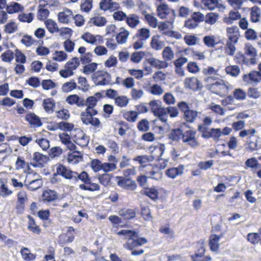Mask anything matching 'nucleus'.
I'll list each match as a JSON object with an SVG mask.
<instances>
[{"mask_svg":"<svg viewBox=\"0 0 261 261\" xmlns=\"http://www.w3.org/2000/svg\"><path fill=\"white\" fill-rule=\"evenodd\" d=\"M23 9V6L16 2L10 3L6 6V10L9 14L18 12Z\"/></svg>","mask_w":261,"mask_h":261,"instance_id":"obj_34","label":"nucleus"},{"mask_svg":"<svg viewBox=\"0 0 261 261\" xmlns=\"http://www.w3.org/2000/svg\"><path fill=\"white\" fill-rule=\"evenodd\" d=\"M233 98L237 100L241 101L246 99L247 97L246 92L241 88H237L233 91Z\"/></svg>","mask_w":261,"mask_h":261,"instance_id":"obj_55","label":"nucleus"},{"mask_svg":"<svg viewBox=\"0 0 261 261\" xmlns=\"http://www.w3.org/2000/svg\"><path fill=\"white\" fill-rule=\"evenodd\" d=\"M80 65V61L77 58L74 57L69 60L65 65L67 68L71 69L72 71L75 70Z\"/></svg>","mask_w":261,"mask_h":261,"instance_id":"obj_58","label":"nucleus"},{"mask_svg":"<svg viewBox=\"0 0 261 261\" xmlns=\"http://www.w3.org/2000/svg\"><path fill=\"white\" fill-rule=\"evenodd\" d=\"M151 112L154 114L160 108H162V102L160 100H152L148 103Z\"/></svg>","mask_w":261,"mask_h":261,"instance_id":"obj_59","label":"nucleus"},{"mask_svg":"<svg viewBox=\"0 0 261 261\" xmlns=\"http://www.w3.org/2000/svg\"><path fill=\"white\" fill-rule=\"evenodd\" d=\"M196 135V131L192 129H189L183 132L181 137L182 143L191 148H198L200 146V143L198 141Z\"/></svg>","mask_w":261,"mask_h":261,"instance_id":"obj_5","label":"nucleus"},{"mask_svg":"<svg viewBox=\"0 0 261 261\" xmlns=\"http://www.w3.org/2000/svg\"><path fill=\"white\" fill-rule=\"evenodd\" d=\"M73 12L68 9H65L58 13L59 21L62 23H68L71 18H73Z\"/></svg>","mask_w":261,"mask_h":261,"instance_id":"obj_16","label":"nucleus"},{"mask_svg":"<svg viewBox=\"0 0 261 261\" xmlns=\"http://www.w3.org/2000/svg\"><path fill=\"white\" fill-rule=\"evenodd\" d=\"M92 78L96 85L104 86L111 84V76L106 71H97L93 74Z\"/></svg>","mask_w":261,"mask_h":261,"instance_id":"obj_6","label":"nucleus"},{"mask_svg":"<svg viewBox=\"0 0 261 261\" xmlns=\"http://www.w3.org/2000/svg\"><path fill=\"white\" fill-rule=\"evenodd\" d=\"M247 146L246 149L251 152L258 150L260 148V146L258 144V140L257 139H253L252 137H248L246 141Z\"/></svg>","mask_w":261,"mask_h":261,"instance_id":"obj_33","label":"nucleus"},{"mask_svg":"<svg viewBox=\"0 0 261 261\" xmlns=\"http://www.w3.org/2000/svg\"><path fill=\"white\" fill-rule=\"evenodd\" d=\"M184 166H179L177 167H173L167 169L165 174L169 178H175L176 176L182 174L184 172Z\"/></svg>","mask_w":261,"mask_h":261,"instance_id":"obj_22","label":"nucleus"},{"mask_svg":"<svg viewBox=\"0 0 261 261\" xmlns=\"http://www.w3.org/2000/svg\"><path fill=\"white\" fill-rule=\"evenodd\" d=\"M164 42L162 40L160 35H156L152 37L150 41V46L152 49L155 50H159L164 48Z\"/></svg>","mask_w":261,"mask_h":261,"instance_id":"obj_19","label":"nucleus"},{"mask_svg":"<svg viewBox=\"0 0 261 261\" xmlns=\"http://www.w3.org/2000/svg\"><path fill=\"white\" fill-rule=\"evenodd\" d=\"M147 91L150 94L155 96H160L164 93L163 88L158 84H153L150 85Z\"/></svg>","mask_w":261,"mask_h":261,"instance_id":"obj_35","label":"nucleus"},{"mask_svg":"<svg viewBox=\"0 0 261 261\" xmlns=\"http://www.w3.org/2000/svg\"><path fill=\"white\" fill-rule=\"evenodd\" d=\"M20 42L26 46L29 47L36 43L37 41L34 39L31 36L25 35L22 37Z\"/></svg>","mask_w":261,"mask_h":261,"instance_id":"obj_63","label":"nucleus"},{"mask_svg":"<svg viewBox=\"0 0 261 261\" xmlns=\"http://www.w3.org/2000/svg\"><path fill=\"white\" fill-rule=\"evenodd\" d=\"M18 19L21 22L30 23L34 19V14L32 13H21L18 15Z\"/></svg>","mask_w":261,"mask_h":261,"instance_id":"obj_57","label":"nucleus"},{"mask_svg":"<svg viewBox=\"0 0 261 261\" xmlns=\"http://www.w3.org/2000/svg\"><path fill=\"white\" fill-rule=\"evenodd\" d=\"M83 154L80 151H74L72 152L68 153L67 161L69 163L76 164L83 160Z\"/></svg>","mask_w":261,"mask_h":261,"instance_id":"obj_24","label":"nucleus"},{"mask_svg":"<svg viewBox=\"0 0 261 261\" xmlns=\"http://www.w3.org/2000/svg\"><path fill=\"white\" fill-rule=\"evenodd\" d=\"M185 86L186 88L196 90L199 88L200 82L195 77H187L185 80Z\"/></svg>","mask_w":261,"mask_h":261,"instance_id":"obj_25","label":"nucleus"},{"mask_svg":"<svg viewBox=\"0 0 261 261\" xmlns=\"http://www.w3.org/2000/svg\"><path fill=\"white\" fill-rule=\"evenodd\" d=\"M125 21L131 28H135L140 22L139 17L135 14L127 15Z\"/></svg>","mask_w":261,"mask_h":261,"instance_id":"obj_32","label":"nucleus"},{"mask_svg":"<svg viewBox=\"0 0 261 261\" xmlns=\"http://www.w3.org/2000/svg\"><path fill=\"white\" fill-rule=\"evenodd\" d=\"M42 200L44 203L53 202L58 198L57 193L54 190H46L42 194Z\"/></svg>","mask_w":261,"mask_h":261,"instance_id":"obj_27","label":"nucleus"},{"mask_svg":"<svg viewBox=\"0 0 261 261\" xmlns=\"http://www.w3.org/2000/svg\"><path fill=\"white\" fill-rule=\"evenodd\" d=\"M91 22L97 27H103L107 22L106 18L104 17L97 16L91 19Z\"/></svg>","mask_w":261,"mask_h":261,"instance_id":"obj_62","label":"nucleus"},{"mask_svg":"<svg viewBox=\"0 0 261 261\" xmlns=\"http://www.w3.org/2000/svg\"><path fill=\"white\" fill-rule=\"evenodd\" d=\"M44 23L50 33L53 34L59 31L57 23L53 19H48L44 22Z\"/></svg>","mask_w":261,"mask_h":261,"instance_id":"obj_38","label":"nucleus"},{"mask_svg":"<svg viewBox=\"0 0 261 261\" xmlns=\"http://www.w3.org/2000/svg\"><path fill=\"white\" fill-rule=\"evenodd\" d=\"M74 142L79 145L85 147L89 143V139L86 135L82 130H77L74 136Z\"/></svg>","mask_w":261,"mask_h":261,"instance_id":"obj_14","label":"nucleus"},{"mask_svg":"<svg viewBox=\"0 0 261 261\" xmlns=\"http://www.w3.org/2000/svg\"><path fill=\"white\" fill-rule=\"evenodd\" d=\"M42 105L46 112L50 113L53 111V108L55 106V102L52 98H48L44 99Z\"/></svg>","mask_w":261,"mask_h":261,"instance_id":"obj_45","label":"nucleus"},{"mask_svg":"<svg viewBox=\"0 0 261 261\" xmlns=\"http://www.w3.org/2000/svg\"><path fill=\"white\" fill-rule=\"evenodd\" d=\"M48 160L47 156L43 155L39 152H35L32 156L31 164L34 167H43Z\"/></svg>","mask_w":261,"mask_h":261,"instance_id":"obj_10","label":"nucleus"},{"mask_svg":"<svg viewBox=\"0 0 261 261\" xmlns=\"http://www.w3.org/2000/svg\"><path fill=\"white\" fill-rule=\"evenodd\" d=\"M219 38L216 35L209 34L204 36L203 38V42L207 47H215L219 43Z\"/></svg>","mask_w":261,"mask_h":261,"instance_id":"obj_18","label":"nucleus"},{"mask_svg":"<svg viewBox=\"0 0 261 261\" xmlns=\"http://www.w3.org/2000/svg\"><path fill=\"white\" fill-rule=\"evenodd\" d=\"M128 102L129 99L124 95L117 96L115 98V105L121 108L126 107Z\"/></svg>","mask_w":261,"mask_h":261,"instance_id":"obj_47","label":"nucleus"},{"mask_svg":"<svg viewBox=\"0 0 261 261\" xmlns=\"http://www.w3.org/2000/svg\"><path fill=\"white\" fill-rule=\"evenodd\" d=\"M183 132L180 128L173 129L168 134V138L173 141H178L181 139Z\"/></svg>","mask_w":261,"mask_h":261,"instance_id":"obj_37","label":"nucleus"},{"mask_svg":"<svg viewBox=\"0 0 261 261\" xmlns=\"http://www.w3.org/2000/svg\"><path fill=\"white\" fill-rule=\"evenodd\" d=\"M245 54L250 58H254L257 55L256 49L250 43H247L245 44L244 46Z\"/></svg>","mask_w":261,"mask_h":261,"instance_id":"obj_46","label":"nucleus"},{"mask_svg":"<svg viewBox=\"0 0 261 261\" xmlns=\"http://www.w3.org/2000/svg\"><path fill=\"white\" fill-rule=\"evenodd\" d=\"M184 40L185 42L189 46L195 45L199 43L200 39L194 35H186Z\"/></svg>","mask_w":261,"mask_h":261,"instance_id":"obj_49","label":"nucleus"},{"mask_svg":"<svg viewBox=\"0 0 261 261\" xmlns=\"http://www.w3.org/2000/svg\"><path fill=\"white\" fill-rule=\"evenodd\" d=\"M123 116L128 121L134 122L137 120L138 113L135 111H126L123 114Z\"/></svg>","mask_w":261,"mask_h":261,"instance_id":"obj_51","label":"nucleus"},{"mask_svg":"<svg viewBox=\"0 0 261 261\" xmlns=\"http://www.w3.org/2000/svg\"><path fill=\"white\" fill-rule=\"evenodd\" d=\"M219 17V15L216 13H208L206 14L204 21L206 23L210 25H213L216 23Z\"/></svg>","mask_w":261,"mask_h":261,"instance_id":"obj_41","label":"nucleus"},{"mask_svg":"<svg viewBox=\"0 0 261 261\" xmlns=\"http://www.w3.org/2000/svg\"><path fill=\"white\" fill-rule=\"evenodd\" d=\"M237 43L226 41L225 45V53L228 56H232L234 55L236 51L235 45Z\"/></svg>","mask_w":261,"mask_h":261,"instance_id":"obj_54","label":"nucleus"},{"mask_svg":"<svg viewBox=\"0 0 261 261\" xmlns=\"http://www.w3.org/2000/svg\"><path fill=\"white\" fill-rule=\"evenodd\" d=\"M120 216L124 217L125 219H130L135 217V211L132 209H123L119 212Z\"/></svg>","mask_w":261,"mask_h":261,"instance_id":"obj_61","label":"nucleus"},{"mask_svg":"<svg viewBox=\"0 0 261 261\" xmlns=\"http://www.w3.org/2000/svg\"><path fill=\"white\" fill-rule=\"evenodd\" d=\"M43 185L42 180L25 182L24 186L30 191H35L41 188Z\"/></svg>","mask_w":261,"mask_h":261,"instance_id":"obj_52","label":"nucleus"},{"mask_svg":"<svg viewBox=\"0 0 261 261\" xmlns=\"http://www.w3.org/2000/svg\"><path fill=\"white\" fill-rule=\"evenodd\" d=\"M119 235H123L124 239L127 240V242L123 245L126 249L132 251V255L137 256L143 254L144 252L143 249L137 248L147 243V240L144 237H139L138 233L130 230L124 229L118 232Z\"/></svg>","mask_w":261,"mask_h":261,"instance_id":"obj_1","label":"nucleus"},{"mask_svg":"<svg viewBox=\"0 0 261 261\" xmlns=\"http://www.w3.org/2000/svg\"><path fill=\"white\" fill-rule=\"evenodd\" d=\"M198 248L197 252L191 255L192 261H210L211 257L210 256H204L205 248L203 241H200L198 243Z\"/></svg>","mask_w":261,"mask_h":261,"instance_id":"obj_9","label":"nucleus"},{"mask_svg":"<svg viewBox=\"0 0 261 261\" xmlns=\"http://www.w3.org/2000/svg\"><path fill=\"white\" fill-rule=\"evenodd\" d=\"M97 114L96 110H90L89 109H86L85 111H84L81 114V119L82 122L85 125H91L92 126L98 128L100 125L99 120L94 116Z\"/></svg>","mask_w":261,"mask_h":261,"instance_id":"obj_4","label":"nucleus"},{"mask_svg":"<svg viewBox=\"0 0 261 261\" xmlns=\"http://www.w3.org/2000/svg\"><path fill=\"white\" fill-rule=\"evenodd\" d=\"M129 36V32L124 28H121L119 32L116 36L117 42L119 44H123L126 42Z\"/></svg>","mask_w":261,"mask_h":261,"instance_id":"obj_23","label":"nucleus"},{"mask_svg":"<svg viewBox=\"0 0 261 261\" xmlns=\"http://www.w3.org/2000/svg\"><path fill=\"white\" fill-rule=\"evenodd\" d=\"M81 38L87 43L92 45H97L102 43L103 38L100 35H94L89 32L83 34Z\"/></svg>","mask_w":261,"mask_h":261,"instance_id":"obj_12","label":"nucleus"},{"mask_svg":"<svg viewBox=\"0 0 261 261\" xmlns=\"http://www.w3.org/2000/svg\"><path fill=\"white\" fill-rule=\"evenodd\" d=\"M143 194L152 200H156L158 198L159 192L154 187L146 189L143 191Z\"/></svg>","mask_w":261,"mask_h":261,"instance_id":"obj_50","label":"nucleus"},{"mask_svg":"<svg viewBox=\"0 0 261 261\" xmlns=\"http://www.w3.org/2000/svg\"><path fill=\"white\" fill-rule=\"evenodd\" d=\"M250 20L252 23H258L261 21V10L256 6L250 9Z\"/></svg>","mask_w":261,"mask_h":261,"instance_id":"obj_17","label":"nucleus"},{"mask_svg":"<svg viewBox=\"0 0 261 261\" xmlns=\"http://www.w3.org/2000/svg\"><path fill=\"white\" fill-rule=\"evenodd\" d=\"M242 80L246 85L256 86L261 82V75L257 70H252L248 73L244 74Z\"/></svg>","mask_w":261,"mask_h":261,"instance_id":"obj_8","label":"nucleus"},{"mask_svg":"<svg viewBox=\"0 0 261 261\" xmlns=\"http://www.w3.org/2000/svg\"><path fill=\"white\" fill-rule=\"evenodd\" d=\"M230 86V85L227 82L220 80L211 84L210 89L217 95H225L228 93Z\"/></svg>","mask_w":261,"mask_h":261,"instance_id":"obj_7","label":"nucleus"},{"mask_svg":"<svg viewBox=\"0 0 261 261\" xmlns=\"http://www.w3.org/2000/svg\"><path fill=\"white\" fill-rule=\"evenodd\" d=\"M25 120L33 127H39L42 124L40 119L34 113L28 114Z\"/></svg>","mask_w":261,"mask_h":261,"instance_id":"obj_29","label":"nucleus"},{"mask_svg":"<svg viewBox=\"0 0 261 261\" xmlns=\"http://www.w3.org/2000/svg\"><path fill=\"white\" fill-rule=\"evenodd\" d=\"M16 169L17 170L23 169L26 172L27 170H30L29 164L25 162L22 158L18 157L16 162Z\"/></svg>","mask_w":261,"mask_h":261,"instance_id":"obj_56","label":"nucleus"},{"mask_svg":"<svg viewBox=\"0 0 261 261\" xmlns=\"http://www.w3.org/2000/svg\"><path fill=\"white\" fill-rule=\"evenodd\" d=\"M225 71L227 74L233 77L238 76L240 73V69L237 65H229L225 67Z\"/></svg>","mask_w":261,"mask_h":261,"instance_id":"obj_43","label":"nucleus"},{"mask_svg":"<svg viewBox=\"0 0 261 261\" xmlns=\"http://www.w3.org/2000/svg\"><path fill=\"white\" fill-rule=\"evenodd\" d=\"M227 41L237 43L240 37L239 28L237 26H232L226 29Z\"/></svg>","mask_w":261,"mask_h":261,"instance_id":"obj_11","label":"nucleus"},{"mask_svg":"<svg viewBox=\"0 0 261 261\" xmlns=\"http://www.w3.org/2000/svg\"><path fill=\"white\" fill-rule=\"evenodd\" d=\"M177 107L183 113V118L185 121L189 123L194 122L201 112L190 109L189 105L185 101L178 103Z\"/></svg>","mask_w":261,"mask_h":261,"instance_id":"obj_3","label":"nucleus"},{"mask_svg":"<svg viewBox=\"0 0 261 261\" xmlns=\"http://www.w3.org/2000/svg\"><path fill=\"white\" fill-rule=\"evenodd\" d=\"M147 62L152 67L159 69L168 67V63L164 60H160L154 58H150L147 59Z\"/></svg>","mask_w":261,"mask_h":261,"instance_id":"obj_26","label":"nucleus"},{"mask_svg":"<svg viewBox=\"0 0 261 261\" xmlns=\"http://www.w3.org/2000/svg\"><path fill=\"white\" fill-rule=\"evenodd\" d=\"M241 18L240 13L238 11H230L227 17L224 18V22L227 24H232L234 21L240 20Z\"/></svg>","mask_w":261,"mask_h":261,"instance_id":"obj_30","label":"nucleus"},{"mask_svg":"<svg viewBox=\"0 0 261 261\" xmlns=\"http://www.w3.org/2000/svg\"><path fill=\"white\" fill-rule=\"evenodd\" d=\"M209 109L216 115L220 116H224L225 115L224 109L219 105L212 103L209 105Z\"/></svg>","mask_w":261,"mask_h":261,"instance_id":"obj_60","label":"nucleus"},{"mask_svg":"<svg viewBox=\"0 0 261 261\" xmlns=\"http://www.w3.org/2000/svg\"><path fill=\"white\" fill-rule=\"evenodd\" d=\"M163 100L168 105H174L176 102L175 97L170 92L165 93L163 96Z\"/></svg>","mask_w":261,"mask_h":261,"instance_id":"obj_64","label":"nucleus"},{"mask_svg":"<svg viewBox=\"0 0 261 261\" xmlns=\"http://www.w3.org/2000/svg\"><path fill=\"white\" fill-rule=\"evenodd\" d=\"M164 61L165 62L170 61L174 58V54L171 47L170 46L165 47L162 53Z\"/></svg>","mask_w":261,"mask_h":261,"instance_id":"obj_39","label":"nucleus"},{"mask_svg":"<svg viewBox=\"0 0 261 261\" xmlns=\"http://www.w3.org/2000/svg\"><path fill=\"white\" fill-rule=\"evenodd\" d=\"M66 101L70 105H76L77 107H83L86 105L84 98L76 94L68 96L66 98Z\"/></svg>","mask_w":261,"mask_h":261,"instance_id":"obj_21","label":"nucleus"},{"mask_svg":"<svg viewBox=\"0 0 261 261\" xmlns=\"http://www.w3.org/2000/svg\"><path fill=\"white\" fill-rule=\"evenodd\" d=\"M225 233V231L222 232L220 236L217 234H212L209 238L208 245L212 251L217 252L219 249V240L221 237H223Z\"/></svg>","mask_w":261,"mask_h":261,"instance_id":"obj_13","label":"nucleus"},{"mask_svg":"<svg viewBox=\"0 0 261 261\" xmlns=\"http://www.w3.org/2000/svg\"><path fill=\"white\" fill-rule=\"evenodd\" d=\"M150 36V32L149 29L145 28L139 29L135 35V37L144 41L149 39Z\"/></svg>","mask_w":261,"mask_h":261,"instance_id":"obj_36","label":"nucleus"},{"mask_svg":"<svg viewBox=\"0 0 261 261\" xmlns=\"http://www.w3.org/2000/svg\"><path fill=\"white\" fill-rule=\"evenodd\" d=\"M17 207L21 210L23 209V204L28 199L27 194L24 191H20L17 194Z\"/></svg>","mask_w":261,"mask_h":261,"instance_id":"obj_44","label":"nucleus"},{"mask_svg":"<svg viewBox=\"0 0 261 261\" xmlns=\"http://www.w3.org/2000/svg\"><path fill=\"white\" fill-rule=\"evenodd\" d=\"M153 115L156 116L162 122L167 123L168 120V114L165 107L160 108V109L154 113Z\"/></svg>","mask_w":261,"mask_h":261,"instance_id":"obj_42","label":"nucleus"},{"mask_svg":"<svg viewBox=\"0 0 261 261\" xmlns=\"http://www.w3.org/2000/svg\"><path fill=\"white\" fill-rule=\"evenodd\" d=\"M11 149L7 144H0V166L4 160L11 153Z\"/></svg>","mask_w":261,"mask_h":261,"instance_id":"obj_31","label":"nucleus"},{"mask_svg":"<svg viewBox=\"0 0 261 261\" xmlns=\"http://www.w3.org/2000/svg\"><path fill=\"white\" fill-rule=\"evenodd\" d=\"M171 11L172 10L165 4H162L157 7L158 16L162 19L165 18Z\"/></svg>","mask_w":261,"mask_h":261,"instance_id":"obj_28","label":"nucleus"},{"mask_svg":"<svg viewBox=\"0 0 261 261\" xmlns=\"http://www.w3.org/2000/svg\"><path fill=\"white\" fill-rule=\"evenodd\" d=\"M222 135L220 128H211L208 134H203L202 136L204 138L212 137L214 139L219 138Z\"/></svg>","mask_w":261,"mask_h":261,"instance_id":"obj_48","label":"nucleus"},{"mask_svg":"<svg viewBox=\"0 0 261 261\" xmlns=\"http://www.w3.org/2000/svg\"><path fill=\"white\" fill-rule=\"evenodd\" d=\"M117 184L122 188L128 190H134L137 187L136 184L134 180L126 178H119V180L117 181Z\"/></svg>","mask_w":261,"mask_h":261,"instance_id":"obj_15","label":"nucleus"},{"mask_svg":"<svg viewBox=\"0 0 261 261\" xmlns=\"http://www.w3.org/2000/svg\"><path fill=\"white\" fill-rule=\"evenodd\" d=\"M41 176L36 172H29L25 176L24 182H31L37 180H41Z\"/></svg>","mask_w":261,"mask_h":261,"instance_id":"obj_53","label":"nucleus"},{"mask_svg":"<svg viewBox=\"0 0 261 261\" xmlns=\"http://www.w3.org/2000/svg\"><path fill=\"white\" fill-rule=\"evenodd\" d=\"M119 7V4L113 2L112 0H103L100 3V9L104 11L115 10L117 9Z\"/></svg>","mask_w":261,"mask_h":261,"instance_id":"obj_20","label":"nucleus"},{"mask_svg":"<svg viewBox=\"0 0 261 261\" xmlns=\"http://www.w3.org/2000/svg\"><path fill=\"white\" fill-rule=\"evenodd\" d=\"M56 170L58 175H61L66 179H69L72 182H76L79 180H81L86 184L90 183L89 176L87 173L85 171H83L80 174H78L76 172L71 171L70 169L62 164L57 165Z\"/></svg>","mask_w":261,"mask_h":261,"instance_id":"obj_2","label":"nucleus"},{"mask_svg":"<svg viewBox=\"0 0 261 261\" xmlns=\"http://www.w3.org/2000/svg\"><path fill=\"white\" fill-rule=\"evenodd\" d=\"M28 228L29 230L36 234H40L41 229L36 224L34 219L30 216H28Z\"/></svg>","mask_w":261,"mask_h":261,"instance_id":"obj_40","label":"nucleus"}]
</instances>
